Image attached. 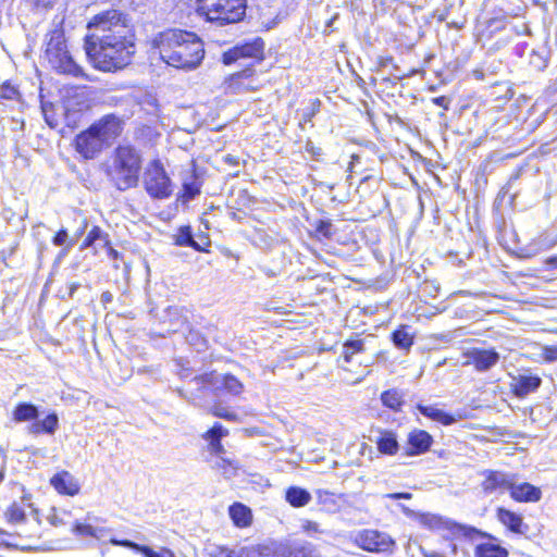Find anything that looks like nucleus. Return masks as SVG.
I'll return each mask as SVG.
<instances>
[{
    "mask_svg": "<svg viewBox=\"0 0 557 557\" xmlns=\"http://www.w3.org/2000/svg\"><path fill=\"white\" fill-rule=\"evenodd\" d=\"M112 542L114 544H120V545H123L125 547L132 548V549L143 554L145 557H160V556H162V550L160 553H157V552L152 550L148 546L139 545V544H136V543L131 542V541H122V542L112 541Z\"/></svg>",
    "mask_w": 557,
    "mask_h": 557,
    "instance_id": "2f4dec72",
    "label": "nucleus"
},
{
    "mask_svg": "<svg viewBox=\"0 0 557 557\" xmlns=\"http://www.w3.org/2000/svg\"><path fill=\"white\" fill-rule=\"evenodd\" d=\"M450 547H451V553L455 555L457 553V545L450 544Z\"/></svg>",
    "mask_w": 557,
    "mask_h": 557,
    "instance_id": "4d7b16f0",
    "label": "nucleus"
},
{
    "mask_svg": "<svg viewBox=\"0 0 557 557\" xmlns=\"http://www.w3.org/2000/svg\"><path fill=\"white\" fill-rule=\"evenodd\" d=\"M467 364H472L478 371H487L499 360V354L494 349L472 348L466 354Z\"/></svg>",
    "mask_w": 557,
    "mask_h": 557,
    "instance_id": "ddd939ff",
    "label": "nucleus"
},
{
    "mask_svg": "<svg viewBox=\"0 0 557 557\" xmlns=\"http://www.w3.org/2000/svg\"><path fill=\"white\" fill-rule=\"evenodd\" d=\"M50 483L58 493L63 495L74 496L78 494L81 490L77 480L67 471L54 474Z\"/></svg>",
    "mask_w": 557,
    "mask_h": 557,
    "instance_id": "f3484780",
    "label": "nucleus"
},
{
    "mask_svg": "<svg viewBox=\"0 0 557 557\" xmlns=\"http://www.w3.org/2000/svg\"><path fill=\"white\" fill-rule=\"evenodd\" d=\"M67 239H69L67 232L65 230H61L54 236L53 244L55 246H63V245L67 244L69 247H72L74 245V243L73 242L67 243Z\"/></svg>",
    "mask_w": 557,
    "mask_h": 557,
    "instance_id": "a18cd8bd",
    "label": "nucleus"
},
{
    "mask_svg": "<svg viewBox=\"0 0 557 557\" xmlns=\"http://www.w3.org/2000/svg\"><path fill=\"white\" fill-rule=\"evenodd\" d=\"M198 11L211 22L236 23L245 15L246 0H198Z\"/></svg>",
    "mask_w": 557,
    "mask_h": 557,
    "instance_id": "423d86ee",
    "label": "nucleus"
},
{
    "mask_svg": "<svg viewBox=\"0 0 557 557\" xmlns=\"http://www.w3.org/2000/svg\"><path fill=\"white\" fill-rule=\"evenodd\" d=\"M238 462L234 459L225 458L224 455L215 457L212 468L222 472L225 478H232L236 474Z\"/></svg>",
    "mask_w": 557,
    "mask_h": 557,
    "instance_id": "cd10ccee",
    "label": "nucleus"
},
{
    "mask_svg": "<svg viewBox=\"0 0 557 557\" xmlns=\"http://www.w3.org/2000/svg\"><path fill=\"white\" fill-rule=\"evenodd\" d=\"M453 533L456 535H462L468 539H474L475 536H487L485 533L481 532L480 530L470 527V525H463V524H457L455 523L451 527Z\"/></svg>",
    "mask_w": 557,
    "mask_h": 557,
    "instance_id": "473e14b6",
    "label": "nucleus"
},
{
    "mask_svg": "<svg viewBox=\"0 0 557 557\" xmlns=\"http://www.w3.org/2000/svg\"><path fill=\"white\" fill-rule=\"evenodd\" d=\"M211 411H212L213 416L228 420V421H234L237 418L236 413L231 412L230 410H227L226 408H224L220 405L214 406Z\"/></svg>",
    "mask_w": 557,
    "mask_h": 557,
    "instance_id": "a19ab883",
    "label": "nucleus"
},
{
    "mask_svg": "<svg viewBox=\"0 0 557 557\" xmlns=\"http://www.w3.org/2000/svg\"><path fill=\"white\" fill-rule=\"evenodd\" d=\"M540 358L547 363L557 361V346H543Z\"/></svg>",
    "mask_w": 557,
    "mask_h": 557,
    "instance_id": "ea45409f",
    "label": "nucleus"
},
{
    "mask_svg": "<svg viewBox=\"0 0 557 557\" xmlns=\"http://www.w3.org/2000/svg\"><path fill=\"white\" fill-rule=\"evenodd\" d=\"M152 42L160 58L168 65L180 70H195L205 58L203 42L194 33L166 29L158 34Z\"/></svg>",
    "mask_w": 557,
    "mask_h": 557,
    "instance_id": "f257e3e1",
    "label": "nucleus"
},
{
    "mask_svg": "<svg viewBox=\"0 0 557 557\" xmlns=\"http://www.w3.org/2000/svg\"><path fill=\"white\" fill-rule=\"evenodd\" d=\"M101 234L102 231L98 226L92 227V230L88 233L87 237L85 238L83 247L91 246L96 239L100 238Z\"/></svg>",
    "mask_w": 557,
    "mask_h": 557,
    "instance_id": "c03bdc74",
    "label": "nucleus"
},
{
    "mask_svg": "<svg viewBox=\"0 0 557 557\" xmlns=\"http://www.w3.org/2000/svg\"><path fill=\"white\" fill-rule=\"evenodd\" d=\"M42 428L45 429V433L53 434L59 425V419L55 413L48 414L44 420H41Z\"/></svg>",
    "mask_w": 557,
    "mask_h": 557,
    "instance_id": "4c0bfd02",
    "label": "nucleus"
},
{
    "mask_svg": "<svg viewBox=\"0 0 557 557\" xmlns=\"http://www.w3.org/2000/svg\"><path fill=\"white\" fill-rule=\"evenodd\" d=\"M72 532L79 536H90L101 540L109 534V530L102 527H94L89 523L76 521L73 525Z\"/></svg>",
    "mask_w": 557,
    "mask_h": 557,
    "instance_id": "b1692460",
    "label": "nucleus"
},
{
    "mask_svg": "<svg viewBox=\"0 0 557 557\" xmlns=\"http://www.w3.org/2000/svg\"><path fill=\"white\" fill-rule=\"evenodd\" d=\"M330 227H331V225L329 223L322 222L321 225L318 227V231L320 233L324 234L325 236H330L331 235Z\"/></svg>",
    "mask_w": 557,
    "mask_h": 557,
    "instance_id": "3c124183",
    "label": "nucleus"
},
{
    "mask_svg": "<svg viewBox=\"0 0 557 557\" xmlns=\"http://www.w3.org/2000/svg\"><path fill=\"white\" fill-rule=\"evenodd\" d=\"M226 161H227V162H230V163H234V159H233V157H231V156H227V157H226Z\"/></svg>",
    "mask_w": 557,
    "mask_h": 557,
    "instance_id": "13d9d810",
    "label": "nucleus"
},
{
    "mask_svg": "<svg viewBox=\"0 0 557 557\" xmlns=\"http://www.w3.org/2000/svg\"><path fill=\"white\" fill-rule=\"evenodd\" d=\"M301 529L310 536L322 532L320 525L317 522L310 520H304L301 522Z\"/></svg>",
    "mask_w": 557,
    "mask_h": 557,
    "instance_id": "37998d69",
    "label": "nucleus"
},
{
    "mask_svg": "<svg viewBox=\"0 0 557 557\" xmlns=\"http://www.w3.org/2000/svg\"><path fill=\"white\" fill-rule=\"evenodd\" d=\"M228 435V430L223 428L222 424L215 423L209 431L203 434V438L221 440Z\"/></svg>",
    "mask_w": 557,
    "mask_h": 557,
    "instance_id": "e433bc0d",
    "label": "nucleus"
},
{
    "mask_svg": "<svg viewBox=\"0 0 557 557\" xmlns=\"http://www.w3.org/2000/svg\"><path fill=\"white\" fill-rule=\"evenodd\" d=\"M482 482V488L485 493L492 494L497 491H510L515 482H517V474L506 473L495 470H486Z\"/></svg>",
    "mask_w": 557,
    "mask_h": 557,
    "instance_id": "f8f14e48",
    "label": "nucleus"
},
{
    "mask_svg": "<svg viewBox=\"0 0 557 557\" xmlns=\"http://www.w3.org/2000/svg\"><path fill=\"white\" fill-rule=\"evenodd\" d=\"M140 169L139 152L131 146H120L115 149L109 176L117 189L127 190L137 185Z\"/></svg>",
    "mask_w": 557,
    "mask_h": 557,
    "instance_id": "20e7f679",
    "label": "nucleus"
},
{
    "mask_svg": "<svg viewBox=\"0 0 557 557\" xmlns=\"http://www.w3.org/2000/svg\"><path fill=\"white\" fill-rule=\"evenodd\" d=\"M381 401L385 407L398 411L404 404V394L396 388L388 389L382 393Z\"/></svg>",
    "mask_w": 557,
    "mask_h": 557,
    "instance_id": "bb28decb",
    "label": "nucleus"
},
{
    "mask_svg": "<svg viewBox=\"0 0 557 557\" xmlns=\"http://www.w3.org/2000/svg\"><path fill=\"white\" fill-rule=\"evenodd\" d=\"M210 557H304L305 550L299 547H292L287 544H272L259 546H236L209 545L207 547Z\"/></svg>",
    "mask_w": 557,
    "mask_h": 557,
    "instance_id": "39448f33",
    "label": "nucleus"
},
{
    "mask_svg": "<svg viewBox=\"0 0 557 557\" xmlns=\"http://www.w3.org/2000/svg\"><path fill=\"white\" fill-rule=\"evenodd\" d=\"M380 436L375 440L377 450L381 454L394 456L399 450L397 436L393 431L382 430L379 431Z\"/></svg>",
    "mask_w": 557,
    "mask_h": 557,
    "instance_id": "aec40b11",
    "label": "nucleus"
},
{
    "mask_svg": "<svg viewBox=\"0 0 557 557\" xmlns=\"http://www.w3.org/2000/svg\"><path fill=\"white\" fill-rule=\"evenodd\" d=\"M323 494H324V495H327V493H326V492H321V491H319V492H318V496H319V498H322V495H323Z\"/></svg>",
    "mask_w": 557,
    "mask_h": 557,
    "instance_id": "bf43d9fd",
    "label": "nucleus"
},
{
    "mask_svg": "<svg viewBox=\"0 0 557 557\" xmlns=\"http://www.w3.org/2000/svg\"><path fill=\"white\" fill-rule=\"evenodd\" d=\"M362 342L361 341H354L348 342L344 346V358L346 362H349L352 355L357 351H360L362 349Z\"/></svg>",
    "mask_w": 557,
    "mask_h": 557,
    "instance_id": "58836bf2",
    "label": "nucleus"
},
{
    "mask_svg": "<svg viewBox=\"0 0 557 557\" xmlns=\"http://www.w3.org/2000/svg\"><path fill=\"white\" fill-rule=\"evenodd\" d=\"M160 557H175L173 552L168 548H162V556Z\"/></svg>",
    "mask_w": 557,
    "mask_h": 557,
    "instance_id": "5fc2aeb1",
    "label": "nucleus"
},
{
    "mask_svg": "<svg viewBox=\"0 0 557 557\" xmlns=\"http://www.w3.org/2000/svg\"><path fill=\"white\" fill-rule=\"evenodd\" d=\"M205 440L208 442V449H209L210 454L214 455L215 457L225 454V449L221 443V440H216V438H213V440L205 438Z\"/></svg>",
    "mask_w": 557,
    "mask_h": 557,
    "instance_id": "79ce46f5",
    "label": "nucleus"
},
{
    "mask_svg": "<svg viewBox=\"0 0 557 557\" xmlns=\"http://www.w3.org/2000/svg\"><path fill=\"white\" fill-rule=\"evenodd\" d=\"M263 44L261 41H253L243 46H236L233 49L223 53V63L228 65L242 58L262 59Z\"/></svg>",
    "mask_w": 557,
    "mask_h": 557,
    "instance_id": "4468645a",
    "label": "nucleus"
},
{
    "mask_svg": "<svg viewBox=\"0 0 557 557\" xmlns=\"http://www.w3.org/2000/svg\"><path fill=\"white\" fill-rule=\"evenodd\" d=\"M112 299H113V296L110 292H103L101 294V301L103 304L110 302V301H112Z\"/></svg>",
    "mask_w": 557,
    "mask_h": 557,
    "instance_id": "603ef678",
    "label": "nucleus"
},
{
    "mask_svg": "<svg viewBox=\"0 0 557 557\" xmlns=\"http://www.w3.org/2000/svg\"><path fill=\"white\" fill-rule=\"evenodd\" d=\"M418 409L423 416H425L434 421H437L444 425H450L456 421V419L454 417H451L450 414L446 413L445 411H443L442 409H440L435 406L419 405Z\"/></svg>",
    "mask_w": 557,
    "mask_h": 557,
    "instance_id": "393cba45",
    "label": "nucleus"
},
{
    "mask_svg": "<svg viewBox=\"0 0 557 557\" xmlns=\"http://www.w3.org/2000/svg\"><path fill=\"white\" fill-rule=\"evenodd\" d=\"M354 542L362 549L373 553L392 552L394 541L383 532L362 530L355 535Z\"/></svg>",
    "mask_w": 557,
    "mask_h": 557,
    "instance_id": "1a4fd4ad",
    "label": "nucleus"
},
{
    "mask_svg": "<svg viewBox=\"0 0 557 557\" xmlns=\"http://www.w3.org/2000/svg\"><path fill=\"white\" fill-rule=\"evenodd\" d=\"M433 102L444 109H448V100L445 97H437L433 99Z\"/></svg>",
    "mask_w": 557,
    "mask_h": 557,
    "instance_id": "8fccbe9b",
    "label": "nucleus"
},
{
    "mask_svg": "<svg viewBox=\"0 0 557 557\" xmlns=\"http://www.w3.org/2000/svg\"><path fill=\"white\" fill-rule=\"evenodd\" d=\"M433 443L432 436L423 430H413L408 434L407 455L414 456L428 451Z\"/></svg>",
    "mask_w": 557,
    "mask_h": 557,
    "instance_id": "dca6fc26",
    "label": "nucleus"
},
{
    "mask_svg": "<svg viewBox=\"0 0 557 557\" xmlns=\"http://www.w3.org/2000/svg\"><path fill=\"white\" fill-rule=\"evenodd\" d=\"M18 91L10 82L0 85V99L13 100L17 97Z\"/></svg>",
    "mask_w": 557,
    "mask_h": 557,
    "instance_id": "c9c22d12",
    "label": "nucleus"
},
{
    "mask_svg": "<svg viewBox=\"0 0 557 557\" xmlns=\"http://www.w3.org/2000/svg\"><path fill=\"white\" fill-rule=\"evenodd\" d=\"M104 147L96 131H92V126L75 138V150L85 159L96 158Z\"/></svg>",
    "mask_w": 557,
    "mask_h": 557,
    "instance_id": "9d476101",
    "label": "nucleus"
},
{
    "mask_svg": "<svg viewBox=\"0 0 557 557\" xmlns=\"http://www.w3.org/2000/svg\"><path fill=\"white\" fill-rule=\"evenodd\" d=\"M46 54L51 66L58 72L75 77L83 74L82 69L69 54L62 34L54 33L51 36L47 44Z\"/></svg>",
    "mask_w": 557,
    "mask_h": 557,
    "instance_id": "0eeeda50",
    "label": "nucleus"
},
{
    "mask_svg": "<svg viewBox=\"0 0 557 557\" xmlns=\"http://www.w3.org/2000/svg\"><path fill=\"white\" fill-rule=\"evenodd\" d=\"M393 343L397 348L409 349L413 344L412 336L401 327L393 333Z\"/></svg>",
    "mask_w": 557,
    "mask_h": 557,
    "instance_id": "7c9ffc66",
    "label": "nucleus"
},
{
    "mask_svg": "<svg viewBox=\"0 0 557 557\" xmlns=\"http://www.w3.org/2000/svg\"><path fill=\"white\" fill-rule=\"evenodd\" d=\"M386 497L392 499H410L412 495L410 493H391Z\"/></svg>",
    "mask_w": 557,
    "mask_h": 557,
    "instance_id": "09e8293b",
    "label": "nucleus"
},
{
    "mask_svg": "<svg viewBox=\"0 0 557 557\" xmlns=\"http://www.w3.org/2000/svg\"><path fill=\"white\" fill-rule=\"evenodd\" d=\"M109 256L113 259H117L119 252L113 248H109Z\"/></svg>",
    "mask_w": 557,
    "mask_h": 557,
    "instance_id": "6e6d98bb",
    "label": "nucleus"
},
{
    "mask_svg": "<svg viewBox=\"0 0 557 557\" xmlns=\"http://www.w3.org/2000/svg\"><path fill=\"white\" fill-rule=\"evenodd\" d=\"M27 508L36 512V510L33 509V504L30 503V495L24 494L22 495L20 502H13V504L8 508L5 516L10 522H23L25 519Z\"/></svg>",
    "mask_w": 557,
    "mask_h": 557,
    "instance_id": "412c9836",
    "label": "nucleus"
},
{
    "mask_svg": "<svg viewBox=\"0 0 557 557\" xmlns=\"http://www.w3.org/2000/svg\"><path fill=\"white\" fill-rule=\"evenodd\" d=\"M38 410L32 404H20L13 411V419L16 422L33 421L37 419Z\"/></svg>",
    "mask_w": 557,
    "mask_h": 557,
    "instance_id": "c756f323",
    "label": "nucleus"
},
{
    "mask_svg": "<svg viewBox=\"0 0 557 557\" xmlns=\"http://www.w3.org/2000/svg\"><path fill=\"white\" fill-rule=\"evenodd\" d=\"M228 513L234 524L239 528L248 527L251 523V510L240 503L233 504L228 509Z\"/></svg>",
    "mask_w": 557,
    "mask_h": 557,
    "instance_id": "5701e85b",
    "label": "nucleus"
},
{
    "mask_svg": "<svg viewBox=\"0 0 557 557\" xmlns=\"http://www.w3.org/2000/svg\"><path fill=\"white\" fill-rule=\"evenodd\" d=\"M202 382L213 386L215 389H225L232 395H239L244 391L243 383L232 374L210 373L201 377Z\"/></svg>",
    "mask_w": 557,
    "mask_h": 557,
    "instance_id": "2eb2a0df",
    "label": "nucleus"
},
{
    "mask_svg": "<svg viewBox=\"0 0 557 557\" xmlns=\"http://www.w3.org/2000/svg\"><path fill=\"white\" fill-rule=\"evenodd\" d=\"M176 244L180 246H190L196 250H200L199 245L194 240L189 227L181 228L176 236Z\"/></svg>",
    "mask_w": 557,
    "mask_h": 557,
    "instance_id": "f704fd0d",
    "label": "nucleus"
},
{
    "mask_svg": "<svg viewBox=\"0 0 557 557\" xmlns=\"http://www.w3.org/2000/svg\"><path fill=\"white\" fill-rule=\"evenodd\" d=\"M510 496L516 502L520 503H535L542 497V491L530 483L517 484L515 482L510 490Z\"/></svg>",
    "mask_w": 557,
    "mask_h": 557,
    "instance_id": "a211bd4d",
    "label": "nucleus"
},
{
    "mask_svg": "<svg viewBox=\"0 0 557 557\" xmlns=\"http://www.w3.org/2000/svg\"><path fill=\"white\" fill-rule=\"evenodd\" d=\"M143 183L152 198H169L173 191L172 182L159 159L151 160L144 172Z\"/></svg>",
    "mask_w": 557,
    "mask_h": 557,
    "instance_id": "6e6552de",
    "label": "nucleus"
},
{
    "mask_svg": "<svg viewBox=\"0 0 557 557\" xmlns=\"http://www.w3.org/2000/svg\"><path fill=\"white\" fill-rule=\"evenodd\" d=\"M47 520L53 525V527H60L64 525L66 522L63 519V517L53 508L51 509L50 513L47 517Z\"/></svg>",
    "mask_w": 557,
    "mask_h": 557,
    "instance_id": "49530a36",
    "label": "nucleus"
},
{
    "mask_svg": "<svg viewBox=\"0 0 557 557\" xmlns=\"http://www.w3.org/2000/svg\"><path fill=\"white\" fill-rule=\"evenodd\" d=\"M423 555L424 557H446L443 554L435 550L424 552Z\"/></svg>",
    "mask_w": 557,
    "mask_h": 557,
    "instance_id": "864d4df0",
    "label": "nucleus"
},
{
    "mask_svg": "<svg viewBox=\"0 0 557 557\" xmlns=\"http://www.w3.org/2000/svg\"><path fill=\"white\" fill-rule=\"evenodd\" d=\"M85 50L96 69L116 71L131 63L135 53V38L85 41Z\"/></svg>",
    "mask_w": 557,
    "mask_h": 557,
    "instance_id": "f03ea898",
    "label": "nucleus"
},
{
    "mask_svg": "<svg viewBox=\"0 0 557 557\" xmlns=\"http://www.w3.org/2000/svg\"><path fill=\"white\" fill-rule=\"evenodd\" d=\"M27 430H28V433L33 434V435H38L40 433H45V429L42 428L41 421L36 420V419L33 423H30L27 426Z\"/></svg>",
    "mask_w": 557,
    "mask_h": 557,
    "instance_id": "de8ad7c7",
    "label": "nucleus"
},
{
    "mask_svg": "<svg viewBox=\"0 0 557 557\" xmlns=\"http://www.w3.org/2000/svg\"><path fill=\"white\" fill-rule=\"evenodd\" d=\"M476 557H508V550L498 544L486 542L475 547Z\"/></svg>",
    "mask_w": 557,
    "mask_h": 557,
    "instance_id": "a878e982",
    "label": "nucleus"
},
{
    "mask_svg": "<svg viewBox=\"0 0 557 557\" xmlns=\"http://www.w3.org/2000/svg\"><path fill=\"white\" fill-rule=\"evenodd\" d=\"M184 187V196L191 199L200 191V183L197 177L194 175H189L183 183Z\"/></svg>",
    "mask_w": 557,
    "mask_h": 557,
    "instance_id": "72a5a7b5",
    "label": "nucleus"
},
{
    "mask_svg": "<svg viewBox=\"0 0 557 557\" xmlns=\"http://www.w3.org/2000/svg\"><path fill=\"white\" fill-rule=\"evenodd\" d=\"M92 131H96L102 143L110 146L123 131V121L115 115L109 114L94 123Z\"/></svg>",
    "mask_w": 557,
    "mask_h": 557,
    "instance_id": "9b49d317",
    "label": "nucleus"
},
{
    "mask_svg": "<svg viewBox=\"0 0 557 557\" xmlns=\"http://www.w3.org/2000/svg\"><path fill=\"white\" fill-rule=\"evenodd\" d=\"M89 34L85 41H103L135 38L127 16L117 10H107L92 16L87 24Z\"/></svg>",
    "mask_w": 557,
    "mask_h": 557,
    "instance_id": "7ed1b4c3",
    "label": "nucleus"
},
{
    "mask_svg": "<svg viewBox=\"0 0 557 557\" xmlns=\"http://www.w3.org/2000/svg\"><path fill=\"white\" fill-rule=\"evenodd\" d=\"M497 518L498 520L507 527L511 532L521 534L523 533V519L520 515L510 511L505 508L497 509Z\"/></svg>",
    "mask_w": 557,
    "mask_h": 557,
    "instance_id": "4be33fe9",
    "label": "nucleus"
},
{
    "mask_svg": "<svg viewBox=\"0 0 557 557\" xmlns=\"http://www.w3.org/2000/svg\"><path fill=\"white\" fill-rule=\"evenodd\" d=\"M2 481V473L0 472V482Z\"/></svg>",
    "mask_w": 557,
    "mask_h": 557,
    "instance_id": "052dcab7",
    "label": "nucleus"
},
{
    "mask_svg": "<svg viewBox=\"0 0 557 557\" xmlns=\"http://www.w3.org/2000/svg\"><path fill=\"white\" fill-rule=\"evenodd\" d=\"M286 500L294 507H302L311 500V495L304 488L289 487L286 492Z\"/></svg>",
    "mask_w": 557,
    "mask_h": 557,
    "instance_id": "c85d7f7f",
    "label": "nucleus"
},
{
    "mask_svg": "<svg viewBox=\"0 0 557 557\" xmlns=\"http://www.w3.org/2000/svg\"><path fill=\"white\" fill-rule=\"evenodd\" d=\"M542 383V380L537 375L533 374H520L513 377V392L518 397H525L530 393L535 392Z\"/></svg>",
    "mask_w": 557,
    "mask_h": 557,
    "instance_id": "6ab92c4d",
    "label": "nucleus"
}]
</instances>
